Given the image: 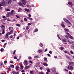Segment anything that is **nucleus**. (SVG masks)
I'll return each instance as SVG.
<instances>
[{
    "label": "nucleus",
    "mask_w": 74,
    "mask_h": 74,
    "mask_svg": "<svg viewBox=\"0 0 74 74\" xmlns=\"http://www.w3.org/2000/svg\"><path fill=\"white\" fill-rule=\"evenodd\" d=\"M6 5V2L3 1L2 3H0L1 6H5Z\"/></svg>",
    "instance_id": "nucleus-1"
},
{
    "label": "nucleus",
    "mask_w": 74,
    "mask_h": 74,
    "mask_svg": "<svg viewBox=\"0 0 74 74\" xmlns=\"http://www.w3.org/2000/svg\"><path fill=\"white\" fill-rule=\"evenodd\" d=\"M5 27L3 28H2L1 29L2 30V34H5Z\"/></svg>",
    "instance_id": "nucleus-2"
},
{
    "label": "nucleus",
    "mask_w": 74,
    "mask_h": 74,
    "mask_svg": "<svg viewBox=\"0 0 74 74\" xmlns=\"http://www.w3.org/2000/svg\"><path fill=\"white\" fill-rule=\"evenodd\" d=\"M5 1H8L7 3L8 4H11V3H12V0H5Z\"/></svg>",
    "instance_id": "nucleus-3"
},
{
    "label": "nucleus",
    "mask_w": 74,
    "mask_h": 74,
    "mask_svg": "<svg viewBox=\"0 0 74 74\" xmlns=\"http://www.w3.org/2000/svg\"><path fill=\"white\" fill-rule=\"evenodd\" d=\"M14 10H12L11 11L10 13L9 12L10 14V16H12V15H14Z\"/></svg>",
    "instance_id": "nucleus-4"
},
{
    "label": "nucleus",
    "mask_w": 74,
    "mask_h": 74,
    "mask_svg": "<svg viewBox=\"0 0 74 74\" xmlns=\"http://www.w3.org/2000/svg\"><path fill=\"white\" fill-rule=\"evenodd\" d=\"M18 4L19 5H20V6H21V7H25V6H23V3L21 2L18 3Z\"/></svg>",
    "instance_id": "nucleus-5"
},
{
    "label": "nucleus",
    "mask_w": 74,
    "mask_h": 74,
    "mask_svg": "<svg viewBox=\"0 0 74 74\" xmlns=\"http://www.w3.org/2000/svg\"><path fill=\"white\" fill-rule=\"evenodd\" d=\"M65 56L66 59H69V60H71L70 56H69L67 55H66Z\"/></svg>",
    "instance_id": "nucleus-6"
},
{
    "label": "nucleus",
    "mask_w": 74,
    "mask_h": 74,
    "mask_svg": "<svg viewBox=\"0 0 74 74\" xmlns=\"http://www.w3.org/2000/svg\"><path fill=\"white\" fill-rule=\"evenodd\" d=\"M21 1H22L23 2V3L24 5H25L26 4V0H20Z\"/></svg>",
    "instance_id": "nucleus-7"
},
{
    "label": "nucleus",
    "mask_w": 74,
    "mask_h": 74,
    "mask_svg": "<svg viewBox=\"0 0 74 74\" xmlns=\"http://www.w3.org/2000/svg\"><path fill=\"white\" fill-rule=\"evenodd\" d=\"M24 64H25L26 65H27V64H28V62H27V61L26 60H24Z\"/></svg>",
    "instance_id": "nucleus-8"
},
{
    "label": "nucleus",
    "mask_w": 74,
    "mask_h": 74,
    "mask_svg": "<svg viewBox=\"0 0 74 74\" xmlns=\"http://www.w3.org/2000/svg\"><path fill=\"white\" fill-rule=\"evenodd\" d=\"M61 26L63 27V28H65V25H64V24L63 23H62L61 24Z\"/></svg>",
    "instance_id": "nucleus-9"
},
{
    "label": "nucleus",
    "mask_w": 74,
    "mask_h": 74,
    "mask_svg": "<svg viewBox=\"0 0 74 74\" xmlns=\"http://www.w3.org/2000/svg\"><path fill=\"white\" fill-rule=\"evenodd\" d=\"M56 69L55 68H53L52 70V72H53V73H54V72H56Z\"/></svg>",
    "instance_id": "nucleus-10"
},
{
    "label": "nucleus",
    "mask_w": 74,
    "mask_h": 74,
    "mask_svg": "<svg viewBox=\"0 0 74 74\" xmlns=\"http://www.w3.org/2000/svg\"><path fill=\"white\" fill-rule=\"evenodd\" d=\"M8 33H7L5 35V38H8Z\"/></svg>",
    "instance_id": "nucleus-11"
},
{
    "label": "nucleus",
    "mask_w": 74,
    "mask_h": 74,
    "mask_svg": "<svg viewBox=\"0 0 74 74\" xmlns=\"http://www.w3.org/2000/svg\"><path fill=\"white\" fill-rule=\"evenodd\" d=\"M10 13L9 12L7 13L6 14V16L8 18H9L10 17Z\"/></svg>",
    "instance_id": "nucleus-12"
},
{
    "label": "nucleus",
    "mask_w": 74,
    "mask_h": 74,
    "mask_svg": "<svg viewBox=\"0 0 74 74\" xmlns=\"http://www.w3.org/2000/svg\"><path fill=\"white\" fill-rule=\"evenodd\" d=\"M68 37L69 38H71V39H72L73 38V37L71 35H68Z\"/></svg>",
    "instance_id": "nucleus-13"
},
{
    "label": "nucleus",
    "mask_w": 74,
    "mask_h": 74,
    "mask_svg": "<svg viewBox=\"0 0 74 74\" xmlns=\"http://www.w3.org/2000/svg\"><path fill=\"white\" fill-rule=\"evenodd\" d=\"M68 4H69V5H72L73 3H72V2H71L69 1L68 2Z\"/></svg>",
    "instance_id": "nucleus-14"
},
{
    "label": "nucleus",
    "mask_w": 74,
    "mask_h": 74,
    "mask_svg": "<svg viewBox=\"0 0 74 74\" xmlns=\"http://www.w3.org/2000/svg\"><path fill=\"white\" fill-rule=\"evenodd\" d=\"M22 11V8H20L18 9V12H21Z\"/></svg>",
    "instance_id": "nucleus-15"
},
{
    "label": "nucleus",
    "mask_w": 74,
    "mask_h": 74,
    "mask_svg": "<svg viewBox=\"0 0 74 74\" xmlns=\"http://www.w3.org/2000/svg\"><path fill=\"white\" fill-rule=\"evenodd\" d=\"M73 63H73V62H71L70 61L69 63V65H71V64H73Z\"/></svg>",
    "instance_id": "nucleus-16"
},
{
    "label": "nucleus",
    "mask_w": 74,
    "mask_h": 74,
    "mask_svg": "<svg viewBox=\"0 0 74 74\" xmlns=\"http://www.w3.org/2000/svg\"><path fill=\"white\" fill-rule=\"evenodd\" d=\"M25 11H27V12H29V11H30V10H29V9H24Z\"/></svg>",
    "instance_id": "nucleus-17"
},
{
    "label": "nucleus",
    "mask_w": 74,
    "mask_h": 74,
    "mask_svg": "<svg viewBox=\"0 0 74 74\" xmlns=\"http://www.w3.org/2000/svg\"><path fill=\"white\" fill-rule=\"evenodd\" d=\"M44 60H45V61H46V62H48V60H47V58H44Z\"/></svg>",
    "instance_id": "nucleus-18"
},
{
    "label": "nucleus",
    "mask_w": 74,
    "mask_h": 74,
    "mask_svg": "<svg viewBox=\"0 0 74 74\" xmlns=\"http://www.w3.org/2000/svg\"><path fill=\"white\" fill-rule=\"evenodd\" d=\"M43 45H44L42 43H40V44H39V46H40V47H42Z\"/></svg>",
    "instance_id": "nucleus-19"
},
{
    "label": "nucleus",
    "mask_w": 74,
    "mask_h": 74,
    "mask_svg": "<svg viewBox=\"0 0 74 74\" xmlns=\"http://www.w3.org/2000/svg\"><path fill=\"white\" fill-rule=\"evenodd\" d=\"M43 65L44 66H46V67H47V66H48V64L46 63H43Z\"/></svg>",
    "instance_id": "nucleus-20"
},
{
    "label": "nucleus",
    "mask_w": 74,
    "mask_h": 74,
    "mask_svg": "<svg viewBox=\"0 0 74 74\" xmlns=\"http://www.w3.org/2000/svg\"><path fill=\"white\" fill-rule=\"evenodd\" d=\"M59 49L61 50H63V49H64V47H61L59 48Z\"/></svg>",
    "instance_id": "nucleus-21"
},
{
    "label": "nucleus",
    "mask_w": 74,
    "mask_h": 74,
    "mask_svg": "<svg viewBox=\"0 0 74 74\" xmlns=\"http://www.w3.org/2000/svg\"><path fill=\"white\" fill-rule=\"evenodd\" d=\"M29 68H30V66H26L25 67V69H29Z\"/></svg>",
    "instance_id": "nucleus-22"
},
{
    "label": "nucleus",
    "mask_w": 74,
    "mask_h": 74,
    "mask_svg": "<svg viewBox=\"0 0 74 74\" xmlns=\"http://www.w3.org/2000/svg\"><path fill=\"white\" fill-rule=\"evenodd\" d=\"M64 30L66 31V32H69V30L66 29V28H64Z\"/></svg>",
    "instance_id": "nucleus-23"
},
{
    "label": "nucleus",
    "mask_w": 74,
    "mask_h": 74,
    "mask_svg": "<svg viewBox=\"0 0 74 74\" xmlns=\"http://www.w3.org/2000/svg\"><path fill=\"white\" fill-rule=\"evenodd\" d=\"M9 30H12L13 29V27H9Z\"/></svg>",
    "instance_id": "nucleus-24"
},
{
    "label": "nucleus",
    "mask_w": 74,
    "mask_h": 74,
    "mask_svg": "<svg viewBox=\"0 0 74 74\" xmlns=\"http://www.w3.org/2000/svg\"><path fill=\"white\" fill-rule=\"evenodd\" d=\"M18 68H19V67H18V66H16L15 67V69L16 70H18Z\"/></svg>",
    "instance_id": "nucleus-25"
},
{
    "label": "nucleus",
    "mask_w": 74,
    "mask_h": 74,
    "mask_svg": "<svg viewBox=\"0 0 74 74\" xmlns=\"http://www.w3.org/2000/svg\"><path fill=\"white\" fill-rule=\"evenodd\" d=\"M1 28H4V27H5V26H4L3 25H1Z\"/></svg>",
    "instance_id": "nucleus-26"
},
{
    "label": "nucleus",
    "mask_w": 74,
    "mask_h": 74,
    "mask_svg": "<svg viewBox=\"0 0 74 74\" xmlns=\"http://www.w3.org/2000/svg\"><path fill=\"white\" fill-rule=\"evenodd\" d=\"M34 58H35V59H36L37 58H38V56H34Z\"/></svg>",
    "instance_id": "nucleus-27"
},
{
    "label": "nucleus",
    "mask_w": 74,
    "mask_h": 74,
    "mask_svg": "<svg viewBox=\"0 0 74 74\" xmlns=\"http://www.w3.org/2000/svg\"><path fill=\"white\" fill-rule=\"evenodd\" d=\"M28 59H29V60H32V58L31 56L29 57Z\"/></svg>",
    "instance_id": "nucleus-28"
},
{
    "label": "nucleus",
    "mask_w": 74,
    "mask_h": 74,
    "mask_svg": "<svg viewBox=\"0 0 74 74\" xmlns=\"http://www.w3.org/2000/svg\"><path fill=\"white\" fill-rule=\"evenodd\" d=\"M38 51L39 53H40V52H42V50L39 49L38 50Z\"/></svg>",
    "instance_id": "nucleus-29"
},
{
    "label": "nucleus",
    "mask_w": 74,
    "mask_h": 74,
    "mask_svg": "<svg viewBox=\"0 0 74 74\" xmlns=\"http://www.w3.org/2000/svg\"><path fill=\"white\" fill-rule=\"evenodd\" d=\"M64 21L65 22L67 23V22H68V20H67V19H65L64 20Z\"/></svg>",
    "instance_id": "nucleus-30"
},
{
    "label": "nucleus",
    "mask_w": 74,
    "mask_h": 74,
    "mask_svg": "<svg viewBox=\"0 0 74 74\" xmlns=\"http://www.w3.org/2000/svg\"><path fill=\"white\" fill-rule=\"evenodd\" d=\"M57 37L59 38V39L60 40H61V39L60 38V37L59 36V35H57Z\"/></svg>",
    "instance_id": "nucleus-31"
},
{
    "label": "nucleus",
    "mask_w": 74,
    "mask_h": 74,
    "mask_svg": "<svg viewBox=\"0 0 74 74\" xmlns=\"http://www.w3.org/2000/svg\"><path fill=\"white\" fill-rule=\"evenodd\" d=\"M12 73L13 74H16V72H15V71H13Z\"/></svg>",
    "instance_id": "nucleus-32"
},
{
    "label": "nucleus",
    "mask_w": 74,
    "mask_h": 74,
    "mask_svg": "<svg viewBox=\"0 0 74 74\" xmlns=\"http://www.w3.org/2000/svg\"><path fill=\"white\" fill-rule=\"evenodd\" d=\"M0 51H1V52H3L4 51V49L3 48H2L1 49H0Z\"/></svg>",
    "instance_id": "nucleus-33"
},
{
    "label": "nucleus",
    "mask_w": 74,
    "mask_h": 74,
    "mask_svg": "<svg viewBox=\"0 0 74 74\" xmlns=\"http://www.w3.org/2000/svg\"><path fill=\"white\" fill-rule=\"evenodd\" d=\"M64 52L65 53H68V51L66 50L64 51Z\"/></svg>",
    "instance_id": "nucleus-34"
},
{
    "label": "nucleus",
    "mask_w": 74,
    "mask_h": 74,
    "mask_svg": "<svg viewBox=\"0 0 74 74\" xmlns=\"http://www.w3.org/2000/svg\"><path fill=\"white\" fill-rule=\"evenodd\" d=\"M10 67H11L12 68H14V65H12L10 66Z\"/></svg>",
    "instance_id": "nucleus-35"
},
{
    "label": "nucleus",
    "mask_w": 74,
    "mask_h": 74,
    "mask_svg": "<svg viewBox=\"0 0 74 74\" xmlns=\"http://www.w3.org/2000/svg\"><path fill=\"white\" fill-rule=\"evenodd\" d=\"M62 41H63V42H67V41L64 39H62Z\"/></svg>",
    "instance_id": "nucleus-36"
},
{
    "label": "nucleus",
    "mask_w": 74,
    "mask_h": 74,
    "mask_svg": "<svg viewBox=\"0 0 74 74\" xmlns=\"http://www.w3.org/2000/svg\"><path fill=\"white\" fill-rule=\"evenodd\" d=\"M70 69L71 70H72V69H73V67L71 66H70Z\"/></svg>",
    "instance_id": "nucleus-37"
},
{
    "label": "nucleus",
    "mask_w": 74,
    "mask_h": 74,
    "mask_svg": "<svg viewBox=\"0 0 74 74\" xmlns=\"http://www.w3.org/2000/svg\"><path fill=\"white\" fill-rule=\"evenodd\" d=\"M64 71H66V72H69V71L66 69H64Z\"/></svg>",
    "instance_id": "nucleus-38"
},
{
    "label": "nucleus",
    "mask_w": 74,
    "mask_h": 74,
    "mask_svg": "<svg viewBox=\"0 0 74 74\" xmlns=\"http://www.w3.org/2000/svg\"><path fill=\"white\" fill-rule=\"evenodd\" d=\"M67 23H68L70 24V25H71V23L70 22V21H69V20L68 21H67Z\"/></svg>",
    "instance_id": "nucleus-39"
},
{
    "label": "nucleus",
    "mask_w": 74,
    "mask_h": 74,
    "mask_svg": "<svg viewBox=\"0 0 74 74\" xmlns=\"http://www.w3.org/2000/svg\"><path fill=\"white\" fill-rule=\"evenodd\" d=\"M38 32V29H35L34 32Z\"/></svg>",
    "instance_id": "nucleus-40"
},
{
    "label": "nucleus",
    "mask_w": 74,
    "mask_h": 74,
    "mask_svg": "<svg viewBox=\"0 0 74 74\" xmlns=\"http://www.w3.org/2000/svg\"><path fill=\"white\" fill-rule=\"evenodd\" d=\"M47 72H50V69H47Z\"/></svg>",
    "instance_id": "nucleus-41"
},
{
    "label": "nucleus",
    "mask_w": 74,
    "mask_h": 74,
    "mask_svg": "<svg viewBox=\"0 0 74 74\" xmlns=\"http://www.w3.org/2000/svg\"><path fill=\"white\" fill-rule=\"evenodd\" d=\"M28 16L29 17V18H31V17H32V15L30 14H29L28 15Z\"/></svg>",
    "instance_id": "nucleus-42"
},
{
    "label": "nucleus",
    "mask_w": 74,
    "mask_h": 74,
    "mask_svg": "<svg viewBox=\"0 0 74 74\" xmlns=\"http://www.w3.org/2000/svg\"><path fill=\"white\" fill-rule=\"evenodd\" d=\"M29 29V25H28L26 27V29H27V30H28Z\"/></svg>",
    "instance_id": "nucleus-43"
},
{
    "label": "nucleus",
    "mask_w": 74,
    "mask_h": 74,
    "mask_svg": "<svg viewBox=\"0 0 74 74\" xmlns=\"http://www.w3.org/2000/svg\"><path fill=\"white\" fill-rule=\"evenodd\" d=\"M70 66H68L67 67V70H70Z\"/></svg>",
    "instance_id": "nucleus-44"
},
{
    "label": "nucleus",
    "mask_w": 74,
    "mask_h": 74,
    "mask_svg": "<svg viewBox=\"0 0 74 74\" xmlns=\"http://www.w3.org/2000/svg\"><path fill=\"white\" fill-rule=\"evenodd\" d=\"M16 26H18V27H20V26H21V25H20L19 24H16Z\"/></svg>",
    "instance_id": "nucleus-45"
},
{
    "label": "nucleus",
    "mask_w": 74,
    "mask_h": 74,
    "mask_svg": "<svg viewBox=\"0 0 74 74\" xmlns=\"http://www.w3.org/2000/svg\"><path fill=\"white\" fill-rule=\"evenodd\" d=\"M21 69V70H22V69H23V66H22L21 67V68H20Z\"/></svg>",
    "instance_id": "nucleus-46"
},
{
    "label": "nucleus",
    "mask_w": 74,
    "mask_h": 74,
    "mask_svg": "<svg viewBox=\"0 0 74 74\" xmlns=\"http://www.w3.org/2000/svg\"><path fill=\"white\" fill-rule=\"evenodd\" d=\"M16 18H20L19 16H18L17 15H16Z\"/></svg>",
    "instance_id": "nucleus-47"
},
{
    "label": "nucleus",
    "mask_w": 74,
    "mask_h": 74,
    "mask_svg": "<svg viewBox=\"0 0 74 74\" xmlns=\"http://www.w3.org/2000/svg\"><path fill=\"white\" fill-rule=\"evenodd\" d=\"M29 63H31V64H32V61H31V60H29Z\"/></svg>",
    "instance_id": "nucleus-48"
},
{
    "label": "nucleus",
    "mask_w": 74,
    "mask_h": 74,
    "mask_svg": "<svg viewBox=\"0 0 74 74\" xmlns=\"http://www.w3.org/2000/svg\"><path fill=\"white\" fill-rule=\"evenodd\" d=\"M6 10L7 11H10V10L8 9H6Z\"/></svg>",
    "instance_id": "nucleus-49"
},
{
    "label": "nucleus",
    "mask_w": 74,
    "mask_h": 74,
    "mask_svg": "<svg viewBox=\"0 0 74 74\" xmlns=\"http://www.w3.org/2000/svg\"><path fill=\"white\" fill-rule=\"evenodd\" d=\"M16 52V50H14V52H13V55H15V52Z\"/></svg>",
    "instance_id": "nucleus-50"
},
{
    "label": "nucleus",
    "mask_w": 74,
    "mask_h": 74,
    "mask_svg": "<svg viewBox=\"0 0 74 74\" xmlns=\"http://www.w3.org/2000/svg\"><path fill=\"white\" fill-rule=\"evenodd\" d=\"M7 63V61L6 60H5L4 62V64H5Z\"/></svg>",
    "instance_id": "nucleus-51"
},
{
    "label": "nucleus",
    "mask_w": 74,
    "mask_h": 74,
    "mask_svg": "<svg viewBox=\"0 0 74 74\" xmlns=\"http://www.w3.org/2000/svg\"><path fill=\"white\" fill-rule=\"evenodd\" d=\"M24 20L25 21H27V18H24Z\"/></svg>",
    "instance_id": "nucleus-52"
},
{
    "label": "nucleus",
    "mask_w": 74,
    "mask_h": 74,
    "mask_svg": "<svg viewBox=\"0 0 74 74\" xmlns=\"http://www.w3.org/2000/svg\"><path fill=\"white\" fill-rule=\"evenodd\" d=\"M65 37H66V38L67 39H69V37H68V36L67 35L65 36Z\"/></svg>",
    "instance_id": "nucleus-53"
},
{
    "label": "nucleus",
    "mask_w": 74,
    "mask_h": 74,
    "mask_svg": "<svg viewBox=\"0 0 74 74\" xmlns=\"http://www.w3.org/2000/svg\"><path fill=\"white\" fill-rule=\"evenodd\" d=\"M12 37H13V36H12V35H11L10 36V38H12Z\"/></svg>",
    "instance_id": "nucleus-54"
},
{
    "label": "nucleus",
    "mask_w": 74,
    "mask_h": 74,
    "mask_svg": "<svg viewBox=\"0 0 74 74\" xmlns=\"http://www.w3.org/2000/svg\"><path fill=\"white\" fill-rule=\"evenodd\" d=\"M30 73L31 74H33V73H34L33 71H30Z\"/></svg>",
    "instance_id": "nucleus-55"
},
{
    "label": "nucleus",
    "mask_w": 74,
    "mask_h": 74,
    "mask_svg": "<svg viewBox=\"0 0 74 74\" xmlns=\"http://www.w3.org/2000/svg\"><path fill=\"white\" fill-rule=\"evenodd\" d=\"M32 23H29L27 24V25H32Z\"/></svg>",
    "instance_id": "nucleus-56"
},
{
    "label": "nucleus",
    "mask_w": 74,
    "mask_h": 74,
    "mask_svg": "<svg viewBox=\"0 0 74 74\" xmlns=\"http://www.w3.org/2000/svg\"><path fill=\"white\" fill-rule=\"evenodd\" d=\"M2 65H3V64H2V63L1 62L0 63V66L1 67H3V66H2Z\"/></svg>",
    "instance_id": "nucleus-57"
},
{
    "label": "nucleus",
    "mask_w": 74,
    "mask_h": 74,
    "mask_svg": "<svg viewBox=\"0 0 74 74\" xmlns=\"http://www.w3.org/2000/svg\"><path fill=\"white\" fill-rule=\"evenodd\" d=\"M14 59H17V57H16V56H15L14 57Z\"/></svg>",
    "instance_id": "nucleus-58"
},
{
    "label": "nucleus",
    "mask_w": 74,
    "mask_h": 74,
    "mask_svg": "<svg viewBox=\"0 0 74 74\" xmlns=\"http://www.w3.org/2000/svg\"><path fill=\"white\" fill-rule=\"evenodd\" d=\"M5 40H1V41L2 42H4V41H5Z\"/></svg>",
    "instance_id": "nucleus-59"
},
{
    "label": "nucleus",
    "mask_w": 74,
    "mask_h": 74,
    "mask_svg": "<svg viewBox=\"0 0 74 74\" xmlns=\"http://www.w3.org/2000/svg\"><path fill=\"white\" fill-rule=\"evenodd\" d=\"M47 56H49V57H50L51 56V55L49 53L47 54Z\"/></svg>",
    "instance_id": "nucleus-60"
},
{
    "label": "nucleus",
    "mask_w": 74,
    "mask_h": 74,
    "mask_svg": "<svg viewBox=\"0 0 74 74\" xmlns=\"http://www.w3.org/2000/svg\"><path fill=\"white\" fill-rule=\"evenodd\" d=\"M70 52L71 53V54H73V51H70Z\"/></svg>",
    "instance_id": "nucleus-61"
},
{
    "label": "nucleus",
    "mask_w": 74,
    "mask_h": 74,
    "mask_svg": "<svg viewBox=\"0 0 74 74\" xmlns=\"http://www.w3.org/2000/svg\"><path fill=\"white\" fill-rule=\"evenodd\" d=\"M66 34L67 35H68V36H69V35H70V34H69V33L68 32H67L66 33Z\"/></svg>",
    "instance_id": "nucleus-62"
},
{
    "label": "nucleus",
    "mask_w": 74,
    "mask_h": 74,
    "mask_svg": "<svg viewBox=\"0 0 74 74\" xmlns=\"http://www.w3.org/2000/svg\"><path fill=\"white\" fill-rule=\"evenodd\" d=\"M14 32V31H13V30H11L10 31V32L11 33H13V32Z\"/></svg>",
    "instance_id": "nucleus-63"
},
{
    "label": "nucleus",
    "mask_w": 74,
    "mask_h": 74,
    "mask_svg": "<svg viewBox=\"0 0 74 74\" xmlns=\"http://www.w3.org/2000/svg\"><path fill=\"white\" fill-rule=\"evenodd\" d=\"M10 63H13V62L12 61H10Z\"/></svg>",
    "instance_id": "nucleus-64"
}]
</instances>
